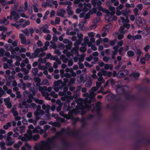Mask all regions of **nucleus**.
Wrapping results in <instances>:
<instances>
[{"mask_svg": "<svg viewBox=\"0 0 150 150\" xmlns=\"http://www.w3.org/2000/svg\"><path fill=\"white\" fill-rule=\"evenodd\" d=\"M83 95L86 97L83 101L84 102V105H83L84 109H87L88 110H91L92 112H93L94 110H96L97 112L100 109L101 105L100 103H97L95 107L93 106V105H90L91 102L94 100V99L90 100L89 99H87L88 98L90 97V93L89 94L88 93H86L83 94Z\"/></svg>", "mask_w": 150, "mask_h": 150, "instance_id": "obj_1", "label": "nucleus"}, {"mask_svg": "<svg viewBox=\"0 0 150 150\" xmlns=\"http://www.w3.org/2000/svg\"><path fill=\"white\" fill-rule=\"evenodd\" d=\"M57 136L55 135L52 137L51 139H48L46 141H42L40 144L35 146V150H51L53 149L52 141Z\"/></svg>", "mask_w": 150, "mask_h": 150, "instance_id": "obj_2", "label": "nucleus"}, {"mask_svg": "<svg viewBox=\"0 0 150 150\" xmlns=\"http://www.w3.org/2000/svg\"><path fill=\"white\" fill-rule=\"evenodd\" d=\"M99 9L100 11L105 12L106 13L107 15L105 17L106 20H108V21L113 20L112 17L115 13V7L110 6L109 10H106L103 8L101 6L99 7Z\"/></svg>", "mask_w": 150, "mask_h": 150, "instance_id": "obj_3", "label": "nucleus"}, {"mask_svg": "<svg viewBox=\"0 0 150 150\" xmlns=\"http://www.w3.org/2000/svg\"><path fill=\"white\" fill-rule=\"evenodd\" d=\"M129 22V20L128 18L125 19L124 18L122 17H120V19L119 20V24L120 25H122L123 23L124 24L123 25L120 26L119 30L120 33L124 34L125 32L124 31V30L125 28H126L127 29H129L130 25L128 23Z\"/></svg>", "mask_w": 150, "mask_h": 150, "instance_id": "obj_4", "label": "nucleus"}, {"mask_svg": "<svg viewBox=\"0 0 150 150\" xmlns=\"http://www.w3.org/2000/svg\"><path fill=\"white\" fill-rule=\"evenodd\" d=\"M79 7L81 8H78L76 9V13L79 14L81 11L87 12L91 8V5L90 4H86L83 3V4L80 3L79 4Z\"/></svg>", "mask_w": 150, "mask_h": 150, "instance_id": "obj_5", "label": "nucleus"}, {"mask_svg": "<svg viewBox=\"0 0 150 150\" xmlns=\"http://www.w3.org/2000/svg\"><path fill=\"white\" fill-rule=\"evenodd\" d=\"M28 134H25L24 136L22 137L20 136L19 139H21L22 141L26 142L27 141L30 140L32 138V130L33 129V127L32 125H30L28 126Z\"/></svg>", "mask_w": 150, "mask_h": 150, "instance_id": "obj_6", "label": "nucleus"}, {"mask_svg": "<svg viewBox=\"0 0 150 150\" xmlns=\"http://www.w3.org/2000/svg\"><path fill=\"white\" fill-rule=\"evenodd\" d=\"M82 40H78L76 41L74 44V47H73L71 50V52L72 53H74V54L75 56H79V54L78 53V50L79 49V45L81 43Z\"/></svg>", "mask_w": 150, "mask_h": 150, "instance_id": "obj_7", "label": "nucleus"}, {"mask_svg": "<svg viewBox=\"0 0 150 150\" xmlns=\"http://www.w3.org/2000/svg\"><path fill=\"white\" fill-rule=\"evenodd\" d=\"M27 87L29 88V90L32 92L33 96H35L38 91L37 88L33 84L27 83Z\"/></svg>", "mask_w": 150, "mask_h": 150, "instance_id": "obj_8", "label": "nucleus"}, {"mask_svg": "<svg viewBox=\"0 0 150 150\" xmlns=\"http://www.w3.org/2000/svg\"><path fill=\"white\" fill-rule=\"evenodd\" d=\"M100 87L96 85V86L92 87L90 91V97L88 98L87 99H94V96L96 95L94 92L97 91Z\"/></svg>", "mask_w": 150, "mask_h": 150, "instance_id": "obj_9", "label": "nucleus"}, {"mask_svg": "<svg viewBox=\"0 0 150 150\" xmlns=\"http://www.w3.org/2000/svg\"><path fill=\"white\" fill-rule=\"evenodd\" d=\"M117 89L116 90L117 92L122 93L127 91L129 88L127 86H123L120 87L119 86H117Z\"/></svg>", "mask_w": 150, "mask_h": 150, "instance_id": "obj_10", "label": "nucleus"}, {"mask_svg": "<svg viewBox=\"0 0 150 150\" xmlns=\"http://www.w3.org/2000/svg\"><path fill=\"white\" fill-rule=\"evenodd\" d=\"M135 22L138 26L142 27L145 23V21L144 18L138 17L136 19Z\"/></svg>", "mask_w": 150, "mask_h": 150, "instance_id": "obj_11", "label": "nucleus"}, {"mask_svg": "<svg viewBox=\"0 0 150 150\" xmlns=\"http://www.w3.org/2000/svg\"><path fill=\"white\" fill-rule=\"evenodd\" d=\"M22 102L19 104V107L21 108L20 113L21 115H24L26 114L28 112V107L25 106V107H23Z\"/></svg>", "mask_w": 150, "mask_h": 150, "instance_id": "obj_12", "label": "nucleus"}, {"mask_svg": "<svg viewBox=\"0 0 150 150\" xmlns=\"http://www.w3.org/2000/svg\"><path fill=\"white\" fill-rule=\"evenodd\" d=\"M129 71L127 70H120L117 73V77L121 78L127 75Z\"/></svg>", "mask_w": 150, "mask_h": 150, "instance_id": "obj_13", "label": "nucleus"}, {"mask_svg": "<svg viewBox=\"0 0 150 150\" xmlns=\"http://www.w3.org/2000/svg\"><path fill=\"white\" fill-rule=\"evenodd\" d=\"M10 14H11L12 17L13 18L15 21H17L18 20L20 16L17 13L16 11L13 10H11Z\"/></svg>", "mask_w": 150, "mask_h": 150, "instance_id": "obj_14", "label": "nucleus"}, {"mask_svg": "<svg viewBox=\"0 0 150 150\" xmlns=\"http://www.w3.org/2000/svg\"><path fill=\"white\" fill-rule=\"evenodd\" d=\"M22 104L23 105H25L28 108H32L33 109H35L36 108V104L34 103H31L30 104H27L25 100H24L22 102Z\"/></svg>", "mask_w": 150, "mask_h": 150, "instance_id": "obj_15", "label": "nucleus"}, {"mask_svg": "<svg viewBox=\"0 0 150 150\" xmlns=\"http://www.w3.org/2000/svg\"><path fill=\"white\" fill-rule=\"evenodd\" d=\"M59 114L60 115L63 116L67 119H70L73 117L72 113L70 112H69L68 115L64 114L63 111L60 112Z\"/></svg>", "mask_w": 150, "mask_h": 150, "instance_id": "obj_16", "label": "nucleus"}, {"mask_svg": "<svg viewBox=\"0 0 150 150\" xmlns=\"http://www.w3.org/2000/svg\"><path fill=\"white\" fill-rule=\"evenodd\" d=\"M99 77L97 78L98 81L96 82V86L98 87H100L102 84L105 82V80L104 79L103 76H98Z\"/></svg>", "mask_w": 150, "mask_h": 150, "instance_id": "obj_17", "label": "nucleus"}, {"mask_svg": "<svg viewBox=\"0 0 150 150\" xmlns=\"http://www.w3.org/2000/svg\"><path fill=\"white\" fill-rule=\"evenodd\" d=\"M6 144L8 146H11L15 142L14 139L12 138L10 136H7L6 138Z\"/></svg>", "mask_w": 150, "mask_h": 150, "instance_id": "obj_18", "label": "nucleus"}, {"mask_svg": "<svg viewBox=\"0 0 150 150\" xmlns=\"http://www.w3.org/2000/svg\"><path fill=\"white\" fill-rule=\"evenodd\" d=\"M66 13V11L63 9H60L57 12V16L63 17H64V15Z\"/></svg>", "mask_w": 150, "mask_h": 150, "instance_id": "obj_19", "label": "nucleus"}, {"mask_svg": "<svg viewBox=\"0 0 150 150\" xmlns=\"http://www.w3.org/2000/svg\"><path fill=\"white\" fill-rule=\"evenodd\" d=\"M4 101L5 103V105L8 108H10L12 107V105L11 102L10 101L9 98H7L4 99Z\"/></svg>", "mask_w": 150, "mask_h": 150, "instance_id": "obj_20", "label": "nucleus"}, {"mask_svg": "<svg viewBox=\"0 0 150 150\" xmlns=\"http://www.w3.org/2000/svg\"><path fill=\"white\" fill-rule=\"evenodd\" d=\"M107 74V71L102 69L98 73L97 75L98 76H106Z\"/></svg>", "mask_w": 150, "mask_h": 150, "instance_id": "obj_21", "label": "nucleus"}, {"mask_svg": "<svg viewBox=\"0 0 150 150\" xmlns=\"http://www.w3.org/2000/svg\"><path fill=\"white\" fill-rule=\"evenodd\" d=\"M131 11L128 9H126L125 10H122V15L126 17V18H128L129 14L130 13Z\"/></svg>", "mask_w": 150, "mask_h": 150, "instance_id": "obj_22", "label": "nucleus"}, {"mask_svg": "<svg viewBox=\"0 0 150 150\" xmlns=\"http://www.w3.org/2000/svg\"><path fill=\"white\" fill-rule=\"evenodd\" d=\"M34 80L35 82L36 83V85L37 86H40L41 85L40 83L41 80L39 77H34Z\"/></svg>", "mask_w": 150, "mask_h": 150, "instance_id": "obj_23", "label": "nucleus"}, {"mask_svg": "<svg viewBox=\"0 0 150 150\" xmlns=\"http://www.w3.org/2000/svg\"><path fill=\"white\" fill-rule=\"evenodd\" d=\"M42 96L44 97L46 99L49 100H51V98L49 97L50 95L49 93L46 91H45L44 92H42Z\"/></svg>", "mask_w": 150, "mask_h": 150, "instance_id": "obj_24", "label": "nucleus"}, {"mask_svg": "<svg viewBox=\"0 0 150 150\" xmlns=\"http://www.w3.org/2000/svg\"><path fill=\"white\" fill-rule=\"evenodd\" d=\"M50 106L48 105L43 104L42 105V109L45 110L46 112L48 113L50 109Z\"/></svg>", "mask_w": 150, "mask_h": 150, "instance_id": "obj_25", "label": "nucleus"}, {"mask_svg": "<svg viewBox=\"0 0 150 150\" xmlns=\"http://www.w3.org/2000/svg\"><path fill=\"white\" fill-rule=\"evenodd\" d=\"M19 38L21 40V43L22 44H24L26 43V37L23 34H20L19 35Z\"/></svg>", "mask_w": 150, "mask_h": 150, "instance_id": "obj_26", "label": "nucleus"}, {"mask_svg": "<svg viewBox=\"0 0 150 150\" xmlns=\"http://www.w3.org/2000/svg\"><path fill=\"white\" fill-rule=\"evenodd\" d=\"M9 23V21L5 17L3 19H0V24L4 25H7Z\"/></svg>", "mask_w": 150, "mask_h": 150, "instance_id": "obj_27", "label": "nucleus"}, {"mask_svg": "<svg viewBox=\"0 0 150 150\" xmlns=\"http://www.w3.org/2000/svg\"><path fill=\"white\" fill-rule=\"evenodd\" d=\"M61 64L62 62L59 59L54 63L53 67L54 69H57L58 67V65H60Z\"/></svg>", "mask_w": 150, "mask_h": 150, "instance_id": "obj_28", "label": "nucleus"}, {"mask_svg": "<svg viewBox=\"0 0 150 150\" xmlns=\"http://www.w3.org/2000/svg\"><path fill=\"white\" fill-rule=\"evenodd\" d=\"M139 74L138 73H133L130 75L132 79L134 80H136L138 78L139 76Z\"/></svg>", "mask_w": 150, "mask_h": 150, "instance_id": "obj_29", "label": "nucleus"}, {"mask_svg": "<svg viewBox=\"0 0 150 150\" xmlns=\"http://www.w3.org/2000/svg\"><path fill=\"white\" fill-rule=\"evenodd\" d=\"M60 58L62 61L63 62L65 63H67L69 60L66 57L64 54L61 55L60 56Z\"/></svg>", "mask_w": 150, "mask_h": 150, "instance_id": "obj_30", "label": "nucleus"}, {"mask_svg": "<svg viewBox=\"0 0 150 150\" xmlns=\"http://www.w3.org/2000/svg\"><path fill=\"white\" fill-rule=\"evenodd\" d=\"M60 58L62 61L63 62L65 63H67L69 60L66 57L64 54L61 55L60 56Z\"/></svg>", "mask_w": 150, "mask_h": 150, "instance_id": "obj_31", "label": "nucleus"}, {"mask_svg": "<svg viewBox=\"0 0 150 150\" xmlns=\"http://www.w3.org/2000/svg\"><path fill=\"white\" fill-rule=\"evenodd\" d=\"M62 83L63 82L62 80H58L54 82L53 86H59L61 84L62 85Z\"/></svg>", "mask_w": 150, "mask_h": 150, "instance_id": "obj_32", "label": "nucleus"}, {"mask_svg": "<svg viewBox=\"0 0 150 150\" xmlns=\"http://www.w3.org/2000/svg\"><path fill=\"white\" fill-rule=\"evenodd\" d=\"M71 6H68L67 9V13L69 15H72L73 13V12L71 10L72 8L71 7Z\"/></svg>", "mask_w": 150, "mask_h": 150, "instance_id": "obj_33", "label": "nucleus"}, {"mask_svg": "<svg viewBox=\"0 0 150 150\" xmlns=\"http://www.w3.org/2000/svg\"><path fill=\"white\" fill-rule=\"evenodd\" d=\"M113 68V66L112 64H105L104 67V69L108 70L110 69V70H112Z\"/></svg>", "mask_w": 150, "mask_h": 150, "instance_id": "obj_34", "label": "nucleus"}, {"mask_svg": "<svg viewBox=\"0 0 150 150\" xmlns=\"http://www.w3.org/2000/svg\"><path fill=\"white\" fill-rule=\"evenodd\" d=\"M11 125L12 123L11 122H7L4 125L3 128L4 129H8L11 126Z\"/></svg>", "mask_w": 150, "mask_h": 150, "instance_id": "obj_35", "label": "nucleus"}, {"mask_svg": "<svg viewBox=\"0 0 150 150\" xmlns=\"http://www.w3.org/2000/svg\"><path fill=\"white\" fill-rule=\"evenodd\" d=\"M5 55L6 57L10 58L11 59H14L16 57V55H11L10 53L8 52H6L5 53Z\"/></svg>", "mask_w": 150, "mask_h": 150, "instance_id": "obj_36", "label": "nucleus"}, {"mask_svg": "<svg viewBox=\"0 0 150 150\" xmlns=\"http://www.w3.org/2000/svg\"><path fill=\"white\" fill-rule=\"evenodd\" d=\"M92 83V80L91 79H90L85 83V86L86 87L90 88L91 86Z\"/></svg>", "mask_w": 150, "mask_h": 150, "instance_id": "obj_37", "label": "nucleus"}, {"mask_svg": "<svg viewBox=\"0 0 150 150\" xmlns=\"http://www.w3.org/2000/svg\"><path fill=\"white\" fill-rule=\"evenodd\" d=\"M150 7H148L144 9L142 11V14L144 16H146L147 15L148 13V11L149 10V9L150 8Z\"/></svg>", "mask_w": 150, "mask_h": 150, "instance_id": "obj_38", "label": "nucleus"}, {"mask_svg": "<svg viewBox=\"0 0 150 150\" xmlns=\"http://www.w3.org/2000/svg\"><path fill=\"white\" fill-rule=\"evenodd\" d=\"M38 68H33L32 69V71L33 76H36L38 74Z\"/></svg>", "mask_w": 150, "mask_h": 150, "instance_id": "obj_39", "label": "nucleus"}, {"mask_svg": "<svg viewBox=\"0 0 150 150\" xmlns=\"http://www.w3.org/2000/svg\"><path fill=\"white\" fill-rule=\"evenodd\" d=\"M59 4L60 5H68V6L71 5L72 4V3L69 1H68L66 2L60 1L59 2Z\"/></svg>", "mask_w": 150, "mask_h": 150, "instance_id": "obj_40", "label": "nucleus"}, {"mask_svg": "<svg viewBox=\"0 0 150 150\" xmlns=\"http://www.w3.org/2000/svg\"><path fill=\"white\" fill-rule=\"evenodd\" d=\"M31 148V146L28 144L26 143L24 146L21 148V150H27L26 148L28 149H30Z\"/></svg>", "mask_w": 150, "mask_h": 150, "instance_id": "obj_41", "label": "nucleus"}, {"mask_svg": "<svg viewBox=\"0 0 150 150\" xmlns=\"http://www.w3.org/2000/svg\"><path fill=\"white\" fill-rule=\"evenodd\" d=\"M5 47V48L8 51H11L13 49L12 46L10 44H6Z\"/></svg>", "mask_w": 150, "mask_h": 150, "instance_id": "obj_42", "label": "nucleus"}, {"mask_svg": "<svg viewBox=\"0 0 150 150\" xmlns=\"http://www.w3.org/2000/svg\"><path fill=\"white\" fill-rule=\"evenodd\" d=\"M86 55L84 54H81L80 57L79 59V62H81L84 61V58L85 57Z\"/></svg>", "mask_w": 150, "mask_h": 150, "instance_id": "obj_43", "label": "nucleus"}, {"mask_svg": "<svg viewBox=\"0 0 150 150\" xmlns=\"http://www.w3.org/2000/svg\"><path fill=\"white\" fill-rule=\"evenodd\" d=\"M38 86V89L39 91L41 92V94L42 93V92H44L45 91V90L47 88V87L45 86L42 87L40 86Z\"/></svg>", "mask_w": 150, "mask_h": 150, "instance_id": "obj_44", "label": "nucleus"}, {"mask_svg": "<svg viewBox=\"0 0 150 150\" xmlns=\"http://www.w3.org/2000/svg\"><path fill=\"white\" fill-rule=\"evenodd\" d=\"M127 55L129 57H132L134 56L135 54L134 52L131 50H129L127 52Z\"/></svg>", "mask_w": 150, "mask_h": 150, "instance_id": "obj_45", "label": "nucleus"}, {"mask_svg": "<svg viewBox=\"0 0 150 150\" xmlns=\"http://www.w3.org/2000/svg\"><path fill=\"white\" fill-rule=\"evenodd\" d=\"M21 31L24 33L26 36H29L30 35L29 31L27 28H25L24 30H22Z\"/></svg>", "mask_w": 150, "mask_h": 150, "instance_id": "obj_46", "label": "nucleus"}, {"mask_svg": "<svg viewBox=\"0 0 150 150\" xmlns=\"http://www.w3.org/2000/svg\"><path fill=\"white\" fill-rule=\"evenodd\" d=\"M38 63L43 64L45 63L46 62L47 60L46 58H44L42 59V58H40L38 60Z\"/></svg>", "mask_w": 150, "mask_h": 150, "instance_id": "obj_47", "label": "nucleus"}, {"mask_svg": "<svg viewBox=\"0 0 150 150\" xmlns=\"http://www.w3.org/2000/svg\"><path fill=\"white\" fill-rule=\"evenodd\" d=\"M21 70L25 75H27L29 72V70L26 69L25 68H21Z\"/></svg>", "mask_w": 150, "mask_h": 150, "instance_id": "obj_48", "label": "nucleus"}, {"mask_svg": "<svg viewBox=\"0 0 150 150\" xmlns=\"http://www.w3.org/2000/svg\"><path fill=\"white\" fill-rule=\"evenodd\" d=\"M19 131L21 133H23L25 130V126L23 125L21 127H18Z\"/></svg>", "mask_w": 150, "mask_h": 150, "instance_id": "obj_49", "label": "nucleus"}, {"mask_svg": "<svg viewBox=\"0 0 150 150\" xmlns=\"http://www.w3.org/2000/svg\"><path fill=\"white\" fill-rule=\"evenodd\" d=\"M72 45L73 43L72 42H69V43L67 45H65V47L67 49L70 50L71 49Z\"/></svg>", "mask_w": 150, "mask_h": 150, "instance_id": "obj_50", "label": "nucleus"}, {"mask_svg": "<svg viewBox=\"0 0 150 150\" xmlns=\"http://www.w3.org/2000/svg\"><path fill=\"white\" fill-rule=\"evenodd\" d=\"M44 51V50L42 48L40 47L36 49L34 51L35 52L38 54L40 52H42Z\"/></svg>", "mask_w": 150, "mask_h": 150, "instance_id": "obj_51", "label": "nucleus"}, {"mask_svg": "<svg viewBox=\"0 0 150 150\" xmlns=\"http://www.w3.org/2000/svg\"><path fill=\"white\" fill-rule=\"evenodd\" d=\"M140 1L146 5L150 4V0H140Z\"/></svg>", "mask_w": 150, "mask_h": 150, "instance_id": "obj_52", "label": "nucleus"}, {"mask_svg": "<svg viewBox=\"0 0 150 150\" xmlns=\"http://www.w3.org/2000/svg\"><path fill=\"white\" fill-rule=\"evenodd\" d=\"M0 145L1 147V149L2 150H5L6 147L5 146V143L4 142H1L0 143Z\"/></svg>", "mask_w": 150, "mask_h": 150, "instance_id": "obj_53", "label": "nucleus"}, {"mask_svg": "<svg viewBox=\"0 0 150 150\" xmlns=\"http://www.w3.org/2000/svg\"><path fill=\"white\" fill-rule=\"evenodd\" d=\"M21 25V24L17 23H12L11 24V26L15 27L17 28H20Z\"/></svg>", "mask_w": 150, "mask_h": 150, "instance_id": "obj_54", "label": "nucleus"}, {"mask_svg": "<svg viewBox=\"0 0 150 150\" xmlns=\"http://www.w3.org/2000/svg\"><path fill=\"white\" fill-rule=\"evenodd\" d=\"M50 42L48 41H46L45 43V45L43 47L44 50H46L48 49V47L49 45Z\"/></svg>", "mask_w": 150, "mask_h": 150, "instance_id": "obj_55", "label": "nucleus"}, {"mask_svg": "<svg viewBox=\"0 0 150 150\" xmlns=\"http://www.w3.org/2000/svg\"><path fill=\"white\" fill-rule=\"evenodd\" d=\"M142 36L140 35H137L135 36H134L133 37V40H135L136 39H140L142 38Z\"/></svg>", "mask_w": 150, "mask_h": 150, "instance_id": "obj_56", "label": "nucleus"}, {"mask_svg": "<svg viewBox=\"0 0 150 150\" xmlns=\"http://www.w3.org/2000/svg\"><path fill=\"white\" fill-rule=\"evenodd\" d=\"M38 57V54L35 52L34 51V52L33 53L31 54L30 58H34Z\"/></svg>", "mask_w": 150, "mask_h": 150, "instance_id": "obj_57", "label": "nucleus"}, {"mask_svg": "<svg viewBox=\"0 0 150 150\" xmlns=\"http://www.w3.org/2000/svg\"><path fill=\"white\" fill-rule=\"evenodd\" d=\"M41 31H42L43 32L45 33H49L50 32L48 29H46L43 28H40Z\"/></svg>", "mask_w": 150, "mask_h": 150, "instance_id": "obj_58", "label": "nucleus"}, {"mask_svg": "<svg viewBox=\"0 0 150 150\" xmlns=\"http://www.w3.org/2000/svg\"><path fill=\"white\" fill-rule=\"evenodd\" d=\"M75 80L74 79L71 78L68 84V86H71L75 82Z\"/></svg>", "mask_w": 150, "mask_h": 150, "instance_id": "obj_59", "label": "nucleus"}, {"mask_svg": "<svg viewBox=\"0 0 150 150\" xmlns=\"http://www.w3.org/2000/svg\"><path fill=\"white\" fill-rule=\"evenodd\" d=\"M50 95L52 96L53 97L57 98L58 97V95L56 94L54 91H52L50 93Z\"/></svg>", "mask_w": 150, "mask_h": 150, "instance_id": "obj_60", "label": "nucleus"}, {"mask_svg": "<svg viewBox=\"0 0 150 150\" xmlns=\"http://www.w3.org/2000/svg\"><path fill=\"white\" fill-rule=\"evenodd\" d=\"M6 92L3 90L2 88L0 87V97H1L2 95L6 94Z\"/></svg>", "mask_w": 150, "mask_h": 150, "instance_id": "obj_61", "label": "nucleus"}, {"mask_svg": "<svg viewBox=\"0 0 150 150\" xmlns=\"http://www.w3.org/2000/svg\"><path fill=\"white\" fill-rule=\"evenodd\" d=\"M50 59L51 60H53L56 61L57 60L59 59V58L57 56H54L52 55Z\"/></svg>", "mask_w": 150, "mask_h": 150, "instance_id": "obj_62", "label": "nucleus"}, {"mask_svg": "<svg viewBox=\"0 0 150 150\" xmlns=\"http://www.w3.org/2000/svg\"><path fill=\"white\" fill-rule=\"evenodd\" d=\"M39 138V136L38 134H37L33 136L32 135V138L30 139H33L34 141H36Z\"/></svg>", "mask_w": 150, "mask_h": 150, "instance_id": "obj_63", "label": "nucleus"}, {"mask_svg": "<svg viewBox=\"0 0 150 150\" xmlns=\"http://www.w3.org/2000/svg\"><path fill=\"white\" fill-rule=\"evenodd\" d=\"M110 57L107 56H104L103 58V61L106 62H107L110 60Z\"/></svg>", "mask_w": 150, "mask_h": 150, "instance_id": "obj_64", "label": "nucleus"}]
</instances>
